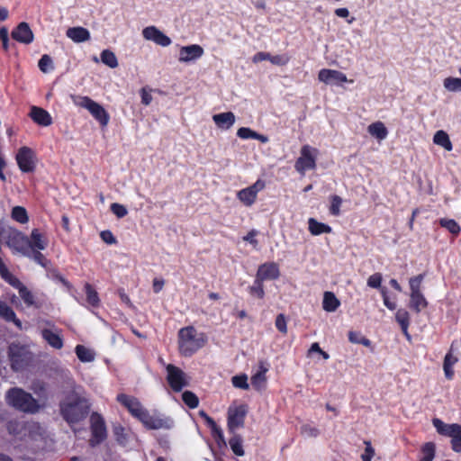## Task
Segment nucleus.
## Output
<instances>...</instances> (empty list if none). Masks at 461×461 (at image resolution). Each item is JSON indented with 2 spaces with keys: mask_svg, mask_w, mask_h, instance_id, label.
I'll return each instance as SVG.
<instances>
[{
  "mask_svg": "<svg viewBox=\"0 0 461 461\" xmlns=\"http://www.w3.org/2000/svg\"><path fill=\"white\" fill-rule=\"evenodd\" d=\"M318 79L327 85H341L342 83H353V80H348L347 76L335 69L322 68L319 71Z\"/></svg>",
  "mask_w": 461,
  "mask_h": 461,
  "instance_id": "obj_16",
  "label": "nucleus"
},
{
  "mask_svg": "<svg viewBox=\"0 0 461 461\" xmlns=\"http://www.w3.org/2000/svg\"><path fill=\"white\" fill-rule=\"evenodd\" d=\"M289 60H290V58L286 54L276 55V56L271 55V59H270V62L272 64L277 65V66H285L289 62Z\"/></svg>",
  "mask_w": 461,
  "mask_h": 461,
  "instance_id": "obj_59",
  "label": "nucleus"
},
{
  "mask_svg": "<svg viewBox=\"0 0 461 461\" xmlns=\"http://www.w3.org/2000/svg\"><path fill=\"white\" fill-rule=\"evenodd\" d=\"M322 305L325 311L334 312L339 306V301L336 298L333 293L325 292Z\"/></svg>",
  "mask_w": 461,
  "mask_h": 461,
  "instance_id": "obj_32",
  "label": "nucleus"
},
{
  "mask_svg": "<svg viewBox=\"0 0 461 461\" xmlns=\"http://www.w3.org/2000/svg\"><path fill=\"white\" fill-rule=\"evenodd\" d=\"M30 116L36 123L41 126H49L52 122L50 113L37 106L32 107Z\"/></svg>",
  "mask_w": 461,
  "mask_h": 461,
  "instance_id": "obj_23",
  "label": "nucleus"
},
{
  "mask_svg": "<svg viewBox=\"0 0 461 461\" xmlns=\"http://www.w3.org/2000/svg\"><path fill=\"white\" fill-rule=\"evenodd\" d=\"M443 86L449 92H461V78L446 77L443 81Z\"/></svg>",
  "mask_w": 461,
  "mask_h": 461,
  "instance_id": "obj_42",
  "label": "nucleus"
},
{
  "mask_svg": "<svg viewBox=\"0 0 461 461\" xmlns=\"http://www.w3.org/2000/svg\"><path fill=\"white\" fill-rule=\"evenodd\" d=\"M433 141L435 144L443 147L447 151H450L453 149L450 139L447 133L444 131H438L433 137Z\"/></svg>",
  "mask_w": 461,
  "mask_h": 461,
  "instance_id": "obj_31",
  "label": "nucleus"
},
{
  "mask_svg": "<svg viewBox=\"0 0 461 461\" xmlns=\"http://www.w3.org/2000/svg\"><path fill=\"white\" fill-rule=\"evenodd\" d=\"M396 321L401 326V329L408 340H411V335L408 332L410 325V314L405 309H399L395 314Z\"/></svg>",
  "mask_w": 461,
  "mask_h": 461,
  "instance_id": "obj_28",
  "label": "nucleus"
},
{
  "mask_svg": "<svg viewBox=\"0 0 461 461\" xmlns=\"http://www.w3.org/2000/svg\"><path fill=\"white\" fill-rule=\"evenodd\" d=\"M177 342L180 355L189 357L205 346L207 336L194 326H187L179 330Z\"/></svg>",
  "mask_w": 461,
  "mask_h": 461,
  "instance_id": "obj_2",
  "label": "nucleus"
},
{
  "mask_svg": "<svg viewBox=\"0 0 461 461\" xmlns=\"http://www.w3.org/2000/svg\"><path fill=\"white\" fill-rule=\"evenodd\" d=\"M85 292L88 303L95 307L98 306L100 302L98 294L90 284L86 283L85 285Z\"/></svg>",
  "mask_w": 461,
  "mask_h": 461,
  "instance_id": "obj_44",
  "label": "nucleus"
},
{
  "mask_svg": "<svg viewBox=\"0 0 461 461\" xmlns=\"http://www.w3.org/2000/svg\"><path fill=\"white\" fill-rule=\"evenodd\" d=\"M247 414V406L239 405L230 407L228 411V428L230 432L234 431L244 425V420Z\"/></svg>",
  "mask_w": 461,
  "mask_h": 461,
  "instance_id": "obj_15",
  "label": "nucleus"
},
{
  "mask_svg": "<svg viewBox=\"0 0 461 461\" xmlns=\"http://www.w3.org/2000/svg\"><path fill=\"white\" fill-rule=\"evenodd\" d=\"M32 249L35 250H44L47 247V241L42 238L37 229L32 230L31 233Z\"/></svg>",
  "mask_w": 461,
  "mask_h": 461,
  "instance_id": "obj_36",
  "label": "nucleus"
},
{
  "mask_svg": "<svg viewBox=\"0 0 461 461\" xmlns=\"http://www.w3.org/2000/svg\"><path fill=\"white\" fill-rule=\"evenodd\" d=\"M166 369L167 381L173 391L180 392L183 388L188 386V376L182 369L172 364H168Z\"/></svg>",
  "mask_w": 461,
  "mask_h": 461,
  "instance_id": "obj_9",
  "label": "nucleus"
},
{
  "mask_svg": "<svg viewBox=\"0 0 461 461\" xmlns=\"http://www.w3.org/2000/svg\"><path fill=\"white\" fill-rule=\"evenodd\" d=\"M266 186L263 180L258 179L253 185L243 188L237 193L238 199L246 206H251L257 199L258 194Z\"/></svg>",
  "mask_w": 461,
  "mask_h": 461,
  "instance_id": "obj_13",
  "label": "nucleus"
},
{
  "mask_svg": "<svg viewBox=\"0 0 461 461\" xmlns=\"http://www.w3.org/2000/svg\"><path fill=\"white\" fill-rule=\"evenodd\" d=\"M457 362V357H454L451 352H448L444 358L443 369L447 379L453 378L454 371L453 366Z\"/></svg>",
  "mask_w": 461,
  "mask_h": 461,
  "instance_id": "obj_33",
  "label": "nucleus"
},
{
  "mask_svg": "<svg viewBox=\"0 0 461 461\" xmlns=\"http://www.w3.org/2000/svg\"><path fill=\"white\" fill-rule=\"evenodd\" d=\"M117 401L125 406L130 413L140 421H142L143 418H145V415L148 412V411L135 397L121 393L117 395Z\"/></svg>",
  "mask_w": 461,
  "mask_h": 461,
  "instance_id": "obj_12",
  "label": "nucleus"
},
{
  "mask_svg": "<svg viewBox=\"0 0 461 461\" xmlns=\"http://www.w3.org/2000/svg\"><path fill=\"white\" fill-rule=\"evenodd\" d=\"M268 368L265 366L263 362H260L259 365V371L257 372L254 375L251 377V384L257 391H261L265 388L267 377L266 373L267 372Z\"/></svg>",
  "mask_w": 461,
  "mask_h": 461,
  "instance_id": "obj_26",
  "label": "nucleus"
},
{
  "mask_svg": "<svg viewBox=\"0 0 461 461\" xmlns=\"http://www.w3.org/2000/svg\"><path fill=\"white\" fill-rule=\"evenodd\" d=\"M383 277L380 273L371 275L367 279V285L372 288H380Z\"/></svg>",
  "mask_w": 461,
  "mask_h": 461,
  "instance_id": "obj_55",
  "label": "nucleus"
},
{
  "mask_svg": "<svg viewBox=\"0 0 461 461\" xmlns=\"http://www.w3.org/2000/svg\"><path fill=\"white\" fill-rule=\"evenodd\" d=\"M204 420H205L207 425L212 429V433L215 436H218L219 438H221L222 431H221V428L213 420V419L207 415V416H205Z\"/></svg>",
  "mask_w": 461,
  "mask_h": 461,
  "instance_id": "obj_57",
  "label": "nucleus"
},
{
  "mask_svg": "<svg viewBox=\"0 0 461 461\" xmlns=\"http://www.w3.org/2000/svg\"><path fill=\"white\" fill-rule=\"evenodd\" d=\"M318 150L309 145H304L300 150V157L294 164V168L301 175H304L306 170L316 167V158Z\"/></svg>",
  "mask_w": 461,
  "mask_h": 461,
  "instance_id": "obj_8",
  "label": "nucleus"
},
{
  "mask_svg": "<svg viewBox=\"0 0 461 461\" xmlns=\"http://www.w3.org/2000/svg\"><path fill=\"white\" fill-rule=\"evenodd\" d=\"M49 327L42 328L41 330L43 339L53 348L60 349L63 347V339L61 330L54 324L47 322Z\"/></svg>",
  "mask_w": 461,
  "mask_h": 461,
  "instance_id": "obj_14",
  "label": "nucleus"
},
{
  "mask_svg": "<svg viewBox=\"0 0 461 461\" xmlns=\"http://www.w3.org/2000/svg\"><path fill=\"white\" fill-rule=\"evenodd\" d=\"M300 432L304 438H316L320 435L319 429L310 424L302 425Z\"/></svg>",
  "mask_w": 461,
  "mask_h": 461,
  "instance_id": "obj_48",
  "label": "nucleus"
},
{
  "mask_svg": "<svg viewBox=\"0 0 461 461\" xmlns=\"http://www.w3.org/2000/svg\"><path fill=\"white\" fill-rule=\"evenodd\" d=\"M11 35L14 40L23 44H30L33 41V32L25 22L20 23Z\"/></svg>",
  "mask_w": 461,
  "mask_h": 461,
  "instance_id": "obj_20",
  "label": "nucleus"
},
{
  "mask_svg": "<svg viewBox=\"0 0 461 461\" xmlns=\"http://www.w3.org/2000/svg\"><path fill=\"white\" fill-rule=\"evenodd\" d=\"M12 218L20 223H26L29 221L27 211L23 206H14L13 208Z\"/></svg>",
  "mask_w": 461,
  "mask_h": 461,
  "instance_id": "obj_43",
  "label": "nucleus"
},
{
  "mask_svg": "<svg viewBox=\"0 0 461 461\" xmlns=\"http://www.w3.org/2000/svg\"><path fill=\"white\" fill-rule=\"evenodd\" d=\"M6 245L14 253L22 256H30L32 254V242L27 236L17 230H11L6 236Z\"/></svg>",
  "mask_w": 461,
  "mask_h": 461,
  "instance_id": "obj_7",
  "label": "nucleus"
},
{
  "mask_svg": "<svg viewBox=\"0 0 461 461\" xmlns=\"http://www.w3.org/2000/svg\"><path fill=\"white\" fill-rule=\"evenodd\" d=\"M20 427V423L16 420H11L7 424V429L11 434H18Z\"/></svg>",
  "mask_w": 461,
  "mask_h": 461,
  "instance_id": "obj_64",
  "label": "nucleus"
},
{
  "mask_svg": "<svg viewBox=\"0 0 461 461\" xmlns=\"http://www.w3.org/2000/svg\"><path fill=\"white\" fill-rule=\"evenodd\" d=\"M90 421L92 432V438L90 439V444L92 446H95L100 444L106 438V427L103 417L97 412L92 413L90 417Z\"/></svg>",
  "mask_w": 461,
  "mask_h": 461,
  "instance_id": "obj_11",
  "label": "nucleus"
},
{
  "mask_svg": "<svg viewBox=\"0 0 461 461\" xmlns=\"http://www.w3.org/2000/svg\"><path fill=\"white\" fill-rule=\"evenodd\" d=\"M308 225H309V231L312 235H315V236L321 235L322 233H330L331 232V228L329 225L322 223V222H319L314 218H310L308 220Z\"/></svg>",
  "mask_w": 461,
  "mask_h": 461,
  "instance_id": "obj_30",
  "label": "nucleus"
},
{
  "mask_svg": "<svg viewBox=\"0 0 461 461\" xmlns=\"http://www.w3.org/2000/svg\"><path fill=\"white\" fill-rule=\"evenodd\" d=\"M27 258H32L37 264L43 267H47L50 265V261L44 257V255L38 249H32V254L26 256Z\"/></svg>",
  "mask_w": 461,
  "mask_h": 461,
  "instance_id": "obj_49",
  "label": "nucleus"
},
{
  "mask_svg": "<svg viewBox=\"0 0 461 461\" xmlns=\"http://www.w3.org/2000/svg\"><path fill=\"white\" fill-rule=\"evenodd\" d=\"M15 159L20 170L23 173H31L35 170L37 158L35 152L29 147H22L18 149Z\"/></svg>",
  "mask_w": 461,
  "mask_h": 461,
  "instance_id": "obj_10",
  "label": "nucleus"
},
{
  "mask_svg": "<svg viewBox=\"0 0 461 461\" xmlns=\"http://www.w3.org/2000/svg\"><path fill=\"white\" fill-rule=\"evenodd\" d=\"M367 131L379 140H384L388 135V131L382 122L371 123L367 127Z\"/></svg>",
  "mask_w": 461,
  "mask_h": 461,
  "instance_id": "obj_29",
  "label": "nucleus"
},
{
  "mask_svg": "<svg viewBox=\"0 0 461 461\" xmlns=\"http://www.w3.org/2000/svg\"><path fill=\"white\" fill-rule=\"evenodd\" d=\"M141 422L146 428L150 429H170L174 426V421L172 419L164 416L150 415L149 411Z\"/></svg>",
  "mask_w": 461,
  "mask_h": 461,
  "instance_id": "obj_17",
  "label": "nucleus"
},
{
  "mask_svg": "<svg viewBox=\"0 0 461 461\" xmlns=\"http://www.w3.org/2000/svg\"><path fill=\"white\" fill-rule=\"evenodd\" d=\"M249 292L251 295H256L258 298H263L265 296L263 281L256 277L254 284L249 287Z\"/></svg>",
  "mask_w": 461,
  "mask_h": 461,
  "instance_id": "obj_46",
  "label": "nucleus"
},
{
  "mask_svg": "<svg viewBox=\"0 0 461 461\" xmlns=\"http://www.w3.org/2000/svg\"><path fill=\"white\" fill-rule=\"evenodd\" d=\"M436 445L433 442H427L421 447V457L420 461H432L435 457Z\"/></svg>",
  "mask_w": 461,
  "mask_h": 461,
  "instance_id": "obj_38",
  "label": "nucleus"
},
{
  "mask_svg": "<svg viewBox=\"0 0 461 461\" xmlns=\"http://www.w3.org/2000/svg\"><path fill=\"white\" fill-rule=\"evenodd\" d=\"M280 276L279 267L276 263L270 262L259 266L256 277L261 281L275 280Z\"/></svg>",
  "mask_w": 461,
  "mask_h": 461,
  "instance_id": "obj_21",
  "label": "nucleus"
},
{
  "mask_svg": "<svg viewBox=\"0 0 461 461\" xmlns=\"http://www.w3.org/2000/svg\"><path fill=\"white\" fill-rule=\"evenodd\" d=\"M13 287L18 289L20 297L23 300L27 306H32L34 304V295L24 285L22 284L21 281L19 285H14Z\"/></svg>",
  "mask_w": 461,
  "mask_h": 461,
  "instance_id": "obj_35",
  "label": "nucleus"
},
{
  "mask_svg": "<svg viewBox=\"0 0 461 461\" xmlns=\"http://www.w3.org/2000/svg\"><path fill=\"white\" fill-rule=\"evenodd\" d=\"M104 242L107 244H114L116 243V239L113 234L110 230H104L100 234Z\"/></svg>",
  "mask_w": 461,
  "mask_h": 461,
  "instance_id": "obj_62",
  "label": "nucleus"
},
{
  "mask_svg": "<svg viewBox=\"0 0 461 461\" xmlns=\"http://www.w3.org/2000/svg\"><path fill=\"white\" fill-rule=\"evenodd\" d=\"M237 136L243 140L253 139L256 136V131L250 128L241 127L238 130Z\"/></svg>",
  "mask_w": 461,
  "mask_h": 461,
  "instance_id": "obj_60",
  "label": "nucleus"
},
{
  "mask_svg": "<svg viewBox=\"0 0 461 461\" xmlns=\"http://www.w3.org/2000/svg\"><path fill=\"white\" fill-rule=\"evenodd\" d=\"M111 211L118 218H123L128 213L126 207L124 205L117 203H113L111 204Z\"/></svg>",
  "mask_w": 461,
  "mask_h": 461,
  "instance_id": "obj_54",
  "label": "nucleus"
},
{
  "mask_svg": "<svg viewBox=\"0 0 461 461\" xmlns=\"http://www.w3.org/2000/svg\"><path fill=\"white\" fill-rule=\"evenodd\" d=\"M66 35L76 43L86 41L90 39V32L84 27H71L66 32Z\"/></svg>",
  "mask_w": 461,
  "mask_h": 461,
  "instance_id": "obj_24",
  "label": "nucleus"
},
{
  "mask_svg": "<svg viewBox=\"0 0 461 461\" xmlns=\"http://www.w3.org/2000/svg\"><path fill=\"white\" fill-rule=\"evenodd\" d=\"M0 276L1 277L7 282L10 285H19L20 280L15 277L7 268L3 259L0 258Z\"/></svg>",
  "mask_w": 461,
  "mask_h": 461,
  "instance_id": "obj_34",
  "label": "nucleus"
},
{
  "mask_svg": "<svg viewBox=\"0 0 461 461\" xmlns=\"http://www.w3.org/2000/svg\"><path fill=\"white\" fill-rule=\"evenodd\" d=\"M38 66L43 73H47L53 68L51 58L49 55H43L39 60Z\"/></svg>",
  "mask_w": 461,
  "mask_h": 461,
  "instance_id": "obj_52",
  "label": "nucleus"
},
{
  "mask_svg": "<svg viewBox=\"0 0 461 461\" xmlns=\"http://www.w3.org/2000/svg\"><path fill=\"white\" fill-rule=\"evenodd\" d=\"M113 433L116 438V440L122 444L125 445L127 442V434L125 433V429L121 425H116L113 427Z\"/></svg>",
  "mask_w": 461,
  "mask_h": 461,
  "instance_id": "obj_53",
  "label": "nucleus"
},
{
  "mask_svg": "<svg viewBox=\"0 0 461 461\" xmlns=\"http://www.w3.org/2000/svg\"><path fill=\"white\" fill-rule=\"evenodd\" d=\"M342 199L339 195H332L330 198V214L337 216L340 213V205Z\"/></svg>",
  "mask_w": 461,
  "mask_h": 461,
  "instance_id": "obj_51",
  "label": "nucleus"
},
{
  "mask_svg": "<svg viewBox=\"0 0 461 461\" xmlns=\"http://www.w3.org/2000/svg\"><path fill=\"white\" fill-rule=\"evenodd\" d=\"M232 385L236 388L248 390L249 384L248 383V376L246 375H234L231 378Z\"/></svg>",
  "mask_w": 461,
  "mask_h": 461,
  "instance_id": "obj_47",
  "label": "nucleus"
},
{
  "mask_svg": "<svg viewBox=\"0 0 461 461\" xmlns=\"http://www.w3.org/2000/svg\"><path fill=\"white\" fill-rule=\"evenodd\" d=\"M424 279V275L420 274L411 277L409 281L411 293H421V283Z\"/></svg>",
  "mask_w": 461,
  "mask_h": 461,
  "instance_id": "obj_50",
  "label": "nucleus"
},
{
  "mask_svg": "<svg viewBox=\"0 0 461 461\" xmlns=\"http://www.w3.org/2000/svg\"><path fill=\"white\" fill-rule=\"evenodd\" d=\"M270 59H271V54L270 53L260 51V52H258L257 54L254 55L253 59H252V61L254 63H258V62L263 61V60H269L270 61Z\"/></svg>",
  "mask_w": 461,
  "mask_h": 461,
  "instance_id": "obj_63",
  "label": "nucleus"
},
{
  "mask_svg": "<svg viewBox=\"0 0 461 461\" xmlns=\"http://www.w3.org/2000/svg\"><path fill=\"white\" fill-rule=\"evenodd\" d=\"M276 327L280 332L284 334L287 332L286 320L283 313H280L276 316Z\"/></svg>",
  "mask_w": 461,
  "mask_h": 461,
  "instance_id": "obj_61",
  "label": "nucleus"
},
{
  "mask_svg": "<svg viewBox=\"0 0 461 461\" xmlns=\"http://www.w3.org/2000/svg\"><path fill=\"white\" fill-rule=\"evenodd\" d=\"M101 61L111 68H115L118 67V59L115 54L110 50H104L101 52L100 56Z\"/></svg>",
  "mask_w": 461,
  "mask_h": 461,
  "instance_id": "obj_37",
  "label": "nucleus"
},
{
  "mask_svg": "<svg viewBox=\"0 0 461 461\" xmlns=\"http://www.w3.org/2000/svg\"><path fill=\"white\" fill-rule=\"evenodd\" d=\"M75 352L82 362H91L95 359L94 353L83 345H77L75 348Z\"/></svg>",
  "mask_w": 461,
  "mask_h": 461,
  "instance_id": "obj_39",
  "label": "nucleus"
},
{
  "mask_svg": "<svg viewBox=\"0 0 461 461\" xmlns=\"http://www.w3.org/2000/svg\"><path fill=\"white\" fill-rule=\"evenodd\" d=\"M204 420H205L207 425L212 429V433L215 436H218L219 438H221L222 431H221V428L213 420V419L207 415V416H205Z\"/></svg>",
  "mask_w": 461,
  "mask_h": 461,
  "instance_id": "obj_58",
  "label": "nucleus"
},
{
  "mask_svg": "<svg viewBox=\"0 0 461 461\" xmlns=\"http://www.w3.org/2000/svg\"><path fill=\"white\" fill-rule=\"evenodd\" d=\"M182 400L189 408H196L199 404L198 397L190 391H185L182 394Z\"/></svg>",
  "mask_w": 461,
  "mask_h": 461,
  "instance_id": "obj_45",
  "label": "nucleus"
},
{
  "mask_svg": "<svg viewBox=\"0 0 461 461\" xmlns=\"http://www.w3.org/2000/svg\"><path fill=\"white\" fill-rule=\"evenodd\" d=\"M11 367L14 371H22L26 368L32 360V353L23 346L11 344L8 349Z\"/></svg>",
  "mask_w": 461,
  "mask_h": 461,
  "instance_id": "obj_6",
  "label": "nucleus"
},
{
  "mask_svg": "<svg viewBox=\"0 0 461 461\" xmlns=\"http://www.w3.org/2000/svg\"><path fill=\"white\" fill-rule=\"evenodd\" d=\"M6 402L14 409L26 413H36L40 410L38 401L24 390L14 387L7 391Z\"/></svg>",
  "mask_w": 461,
  "mask_h": 461,
  "instance_id": "obj_3",
  "label": "nucleus"
},
{
  "mask_svg": "<svg viewBox=\"0 0 461 461\" xmlns=\"http://www.w3.org/2000/svg\"><path fill=\"white\" fill-rule=\"evenodd\" d=\"M366 445L365 452L361 455L362 461H371L375 456V449L372 447L370 441H365Z\"/></svg>",
  "mask_w": 461,
  "mask_h": 461,
  "instance_id": "obj_56",
  "label": "nucleus"
},
{
  "mask_svg": "<svg viewBox=\"0 0 461 461\" xmlns=\"http://www.w3.org/2000/svg\"><path fill=\"white\" fill-rule=\"evenodd\" d=\"M142 36L145 40L153 41L162 47H167L172 42L168 36L153 25L144 28Z\"/></svg>",
  "mask_w": 461,
  "mask_h": 461,
  "instance_id": "obj_18",
  "label": "nucleus"
},
{
  "mask_svg": "<svg viewBox=\"0 0 461 461\" xmlns=\"http://www.w3.org/2000/svg\"><path fill=\"white\" fill-rule=\"evenodd\" d=\"M59 407L62 418L68 424L73 425L86 418L91 403L84 392L74 389L60 402Z\"/></svg>",
  "mask_w": 461,
  "mask_h": 461,
  "instance_id": "obj_1",
  "label": "nucleus"
},
{
  "mask_svg": "<svg viewBox=\"0 0 461 461\" xmlns=\"http://www.w3.org/2000/svg\"><path fill=\"white\" fill-rule=\"evenodd\" d=\"M0 317L6 321H13L19 330H23L22 321L17 319L14 310L5 302L0 301Z\"/></svg>",
  "mask_w": 461,
  "mask_h": 461,
  "instance_id": "obj_25",
  "label": "nucleus"
},
{
  "mask_svg": "<svg viewBox=\"0 0 461 461\" xmlns=\"http://www.w3.org/2000/svg\"><path fill=\"white\" fill-rule=\"evenodd\" d=\"M428 306V302L422 293H411L410 308L419 313Z\"/></svg>",
  "mask_w": 461,
  "mask_h": 461,
  "instance_id": "obj_27",
  "label": "nucleus"
},
{
  "mask_svg": "<svg viewBox=\"0 0 461 461\" xmlns=\"http://www.w3.org/2000/svg\"><path fill=\"white\" fill-rule=\"evenodd\" d=\"M71 98L76 105L86 109L101 126H107L110 115L101 104L88 96L72 95Z\"/></svg>",
  "mask_w": 461,
  "mask_h": 461,
  "instance_id": "obj_4",
  "label": "nucleus"
},
{
  "mask_svg": "<svg viewBox=\"0 0 461 461\" xmlns=\"http://www.w3.org/2000/svg\"><path fill=\"white\" fill-rule=\"evenodd\" d=\"M203 49L198 44L184 46L179 51V61L187 63L200 59L203 55Z\"/></svg>",
  "mask_w": 461,
  "mask_h": 461,
  "instance_id": "obj_19",
  "label": "nucleus"
},
{
  "mask_svg": "<svg viewBox=\"0 0 461 461\" xmlns=\"http://www.w3.org/2000/svg\"><path fill=\"white\" fill-rule=\"evenodd\" d=\"M214 123L222 130H229L235 123L236 117L233 113L226 112L212 116Z\"/></svg>",
  "mask_w": 461,
  "mask_h": 461,
  "instance_id": "obj_22",
  "label": "nucleus"
},
{
  "mask_svg": "<svg viewBox=\"0 0 461 461\" xmlns=\"http://www.w3.org/2000/svg\"><path fill=\"white\" fill-rule=\"evenodd\" d=\"M432 424L438 434L451 438L452 450L461 453V425L457 423L447 424L438 418L432 420Z\"/></svg>",
  "mask_w": 461,
  "mask_h": 461,
  "instance_id": "obj_5",
  "label": "nucleus"
},
{
  "mask_svg": "<svg viewBox=\"0 0 461 461\" xmlns=\"http://www.w3.org/2000/svg\"><path fill=\"white\" fill-rule=\"evenodd\" d=\"M439 224L441 227L447 229L453 235L456 236L460 233V226L453 219L442 218L439 220Z\"/></svg>",
  "mask_w": 461,
  "mask_h": 461,
  "instance_id": "obj_40",
  "label": "nucleus"
},
{
  "mask_svg": "<svg viewBox=\"0 0 461 461\" xmlns=\"http://www.w3.org/2000/svg\"><path fill=\"white\" fill-rule=\"evenodd\" d=\"M230 447L233 453L239 456L244 455L242 438L240 435L234 434L229 440Z\"/></svg>",
  "mask_w": 461,
  "mask_h": 461,
  "instance_id": "obj_41",
  "label": "nucleus"
}]
</instances>
